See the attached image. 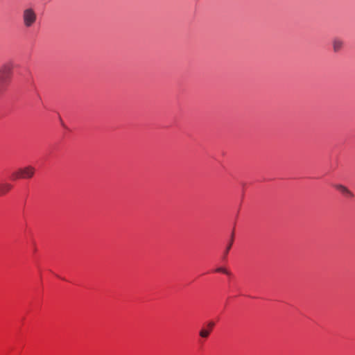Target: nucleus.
<instances>
[{"instance_id":"10","label":"nucleus","mask_w":355,"mask_h":355,"mask_svg":"<svg viewBox=\"0 0 355 355\" xmlns=\"http://www.w3.org/2000/svg\"><path fill=\"white\" fill-rule=\"evenodd\" d=\"M216 272H223L225 275H230L231 273L227 270H226L225 268H218L216 270Z\"/></svg>"},{"instance_id":"1","label":"nucleus","mask_w":355,"mask_h":355,"mask_svg":"<svg viewBox=\"0 0 355 355\" xmlns=\"http://www.w3.org/2000/svg\"><path fill=\"white\" fill-rule=\"evenodd\" d=\"M13 64L8 62L3 64L0 67V86L7 85L12 73Z\"/></svg>"},{"instance_id":"6","label":"nucleus","mask_w":355,"mask_h":355,"mask_svg":"<svg viewBox=\"0 0 355 355\" xmlns=\"http://www.w3.org/2000/svg\"><path fill=\"white\" fill-rule=\"evenodd\" d=\"M343 45V42L341 40L338 38H335L333 40V49L335 52L339 51L342 49Z\"/></svg>"},{"instance_id":"8","label":"nucleus","mask_w":355,"mask_h":355,"mask_svg":"<svg viewBox=\"0 0 355 355\" xmlns=\"http://www.w3.org/2000/svg\"><path fill=\"white\" fill-rule=\"evenodd\" d=\"M19 178H21V170H20V168L18 171H14L11 174V179L12 180H18Z\"/></svg>"},{"instance_id":"3","label":"nucleus","mask_w":355,"mask_h":355,"mask_svg":"<svg viewBox=\"0 0 355 355\" xmlns=\"http://www.w3.org/2000/svg\"><path fill=\"white\" fill-rule=\"evenodd\" d=\"M20 170L22 178H31L34 175L35 171V168L31 166L21 168Z\"/></svg>"},{"instance_id":"9","label":"nucleus","mask_w":355,"mask_h":355,"mask_svg":"<svg viewBox=\"0 0 355 355\" xmlns=\"http://www.w3.org/2000/svg\"><path fill=\"white\" fill-rule=\"evenodd\" d=\"M233 241H234V233L232 234L230 243H227V246L225 252V257H226V255L227 254L229 250H230V248H231V247L232 245Z\"/></svg>"},{"instance_id":"11","label":"nucleus","mask_w":355,"mask_h":355,"mask_svg":"<svg viewBox=\"0 0 355 355\" xmlns=\"http://www.w3.org/2000/svg\"><path fill=\"white\" fill-rule=\"evenodd\" d=\"M215 324L214 322L211 321L207 324L208 329L210 330V331L212 330L213 327H214Z\"/></svg>"},{"instance_id":"4","label":"nucleus","mask_w":355,"mask_h":355,"mask_svg":"<svg viewBox=\"0 0 355 355\" xmlns=\"http://www.w3.org/2000/svg\"><path fill=\"white\" fill-rule=\"evenodd\" d=\"M334 187L337 190L340 191L345 196L348 198L354 197L353 193L351 191H349L345 186L343 184H336Z\"/></svg>"},{"instance_id":"2","label":"nucleus","mask_w":355,"mask_h":355,"mask_svg":"<svg viewBox=\"0 0 355 355\" xmlns=\"http://www.w3.org/2000/svg\"><path fill=\"white\" fill-rule=\"evenodd\" d=\"M23 24L26 28L32 27L37 20V15L32 8H26L22 13Z\"/></svg>"},{"instance_id":"5","label":"nucleus","mask_w":355,"mask_h":355,"mask_svg":"<svg viewBox=\"0 0 355 355\" xmlns=\"http://www.w3.org/2000/svg\"><path fill=\"white\" fill-rule=\"evenodd\" d=\"M12 188V185L10 183L0 184V196L4 195L10 191Z\"/></svg>"},{"instance_id":"7","label":"nucleus","mask_w":355,"mask_h":355,"mask_svg":"<svg viewBox=\"0 0 355 355\" xmlns=\"http://www.w3.org/2000/svg\"><path fill=\"white\" fill-rule=\"evenodd\" d=\"M210 330H209L208 329H205V328H202L200 332H199V335L201 338H207L209 337V334H210Z\"/></svg>"}]
</instances>
